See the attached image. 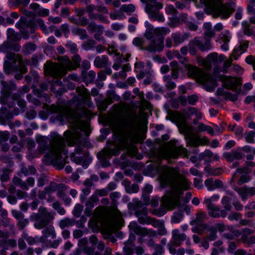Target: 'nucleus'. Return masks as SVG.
<instances>
[{
    "mask_svg": "<svg viewBox=\"0 0 255 255\" xmlns=\"http://www.w3.org/2000/svg\"><path fill=\"white\" fill-rule=\"evenodd\" d=\"M182 23L180 21L179 17H173L170 18L169 26L172 27H175L181 24Z\"/></svg>",
    "mask_w": 255,
    "mask_h": 255,
    "instance_id": "nucleus-60",
    "label": "nucleus"
},
{
    "mask_svg": "<svg viewBox=\"0 0 255 255\" xmlns=\"http://www.w3.org/2000/svg\"><path fill=\"white\" fill-rule=\"evenodd\" d=\"M195 46L201 51H205L212 48V44L210 39L195 37L191 40L189 44V51L192 55L196 54Z\"/></svg>",
    "mask_w": 255,
    "mask_h": 255,
    "instance_id": "nucleus-14",
    "label": "nucleus"
},
{
    "mask_svg": "<svg viewBox=\"0 0 255 255\" xmlns=\"http://www.w3.org/2000/svg\"><path fill=\"white\" fill-rule=\"evenodd\" d=\"M208 215L214 218H225L227 213L225 210H220L216 205L206 206Z\"/></svg>",
    "mask_w": 255,
    "mask_h": 255,
    "instance_id": "nucleus-25",
    "label": "nucleus"
},
{
    "mask_svg": "<svg viewBox=\"0 0 255 255\" xmlns=\"http://www.w3.org/2000/svg\"><path fill=\"white\" fill-rule=\"evenodd\" d=\"M11 99L12 100V103H14V105L15 104L14 102L16 101L17 105L20 107L21 108L23 109L25 108L26 105V103L24 101V100L18 98L16 96H12Z\"/></svg>",
    "mask_w": 255,
    "mask_h": 255,
    "instance_id": "nucleus-56",
    "label": "nucleus"
},
{
    "mask_svg": "<svg viewBox=\"0 0 255 255\" xmlns=\"http://www.w3.org/2000/svg\"><path fill=\"white\" fill-rule=\"evenodd\" d=\"M188 151L182 145L178 140L175 139L170 140L166 143L165 147L158 152L155 153L152 157L151 161L157 164L156 171L158 174V179L162 188L169 186L170 189L175 184L182 179L184 180L189 183V186L185 188L183 183H180L177 190L182 191L179 204L176 207H179L182 201L184 203H188L191 197V192H187L185 197L183 196L184 191L188 190L191 185L189 182L184 176L178 173L176 168L169 167L167 165H159L163 159L168 161L171 159H177L179 157L183 158L188 157Z\"/></svg>",
    "mask_w": 255,
    "mask_h": 255,
    "instance_id": "nucleus-2",
    "label": "nucleus"
},
{
    "mask_svg": "<svg viewBox=\"0 0 255 255\" xmlns=\"http://www.w3.org/2000/svg\"><path fill=\"white\" fill-rule=\"evenodd\" d=\"M225 229V225L223 224L218 223L215 224L214 226H211L209 228V231H217L222 232Z\"/></svg>",
    "mask_w": 255,
    "mask_h": 255,
    "instance_id": "nucleus-55",
    "label": "nucleus"
},
{
    "mask_svg": "<svg viewBox=\"0 0 255 255\" xmlns=\"http://www.w3.org/2000/svg\"><path fill=\"white\" fill-rule=\"evenodd\" d=\"M171 37L173 39L174 44L177 46L187 40L190 37V34L189 33L182 34L179 32H176L172 33Z\"/></svg>",
    "mask_w": 255,
    "mask_h": 255,
    "instance_id": "nucleus-29",
    "label": "nucleus"
},
{
    "mask_svg": "<svg viewBox=\"0 0 255 255\" xmlns=\"http://www.w3.org/2000/svg\"><path fill=\"white\" fill-rule=\"evenodd\" d=\"M7 105L8 109L3 107L0 109V124H5L6 121L11 119L14 116H17L19 113L18 108H15L13 111L10 110V108L14 106L13 103L7 104Z\"/></svg>",
    "mask_w": 255,
    "mask_h": 255,
    "instance_id": "nucleus-17",
    "label": "nucleus"
},
{
    "mask_svg": "<svg viewBox=\"0 0 255 255\" xmlns=\"http://www.w3.org/2000/svg\"><path fill=\"white\" fill-rule=\"evenodd\" d=\"M198 100L199 97L196 94H193L187 97L188 104L190 105H195Z\"/></svg>",
    "mask_w": 255,
    "mask_h": 255,
    "instance_id": "nucleus-63",
    "label": "nucleus"
},
{
    "mask_svg": "<svg viewBox=\"0 0 255 255\" xmlns=\"http://www.w3.org/2000/svg\"><path fill=\"white\" fill-rule=\"evenodd\" d=\"M60 29L62 33L64 34L66 38H68L70 34L69 25L67 23L62 24L60 26Z\"/></svg>",
    "mask_w": 255,
    "mask_h": 255,
    "instance_id": "nucleus-57",
    "label": "nucleus"
},
{
    "mask_svg": "<svg viewBox=\"0 0 255 255\" xmlns=\"http://www.w3.org/2000/svg\"><path fill=\"white\" fill-rule=\"evenodd\" d=\"M163 78L164 81L166 83L165 86L168 89L171 90L176 87V84L174 82L171 81L169 76H164Z\"/></svg>",
    "mask_w": 255,
    "mask_h": 255,
    "instance_id": "nucleus-48",
    "label": "nucleus"
},
{
    "mask_svg": "<svg viewBox=\"0 0 255 255\" xmlns=\"http://www.w3.org/2000/svg\"><path fill=\"white\" fill-rule=\"evenodd\" d=\"M121 9L126 12H133L135 9V7L133 4H124L122 6Z\"/></svg>",
    "mask_w": 255,
    "mask_h": 255,
    "instance_id": "nucleus-59",
    "label": "nucleus"
},
{
    "mask_svg": "<svg viewBox=\"0 0 255 255\" xmlns=\"http://www.w3.org/2000/svg\"><path fill=\"white\" fill-rule=\"evenodd\" d=\"M54 215V213L49 212L46 208L41 206L38 213H33L30 216V220L34 222V226L36 229L40 230L45 228L42 231L43 236L40 239L41 242H45L49 237L53 239L56 237L54 227L52 225L48 226L50 221L53 219Z\"/></svg>",
    "mask_w": 255,
    "mask_h": 255,
    "instance_id": "nucleus-5",
    "label": "nucleus"
},
{
    "mask_svg": "<svg viewBox=\"0 0 255 255\" xmlns=\"http://www.w3.org/2000/svg\"><path fill=\"white\" fill-rule=\"evenodd\" d=\"M83 210V206L80 204H77L75 206L72 213L75 217L78 218L81 216Z\"/></svg>",
    "mask_w": 255,
    "mask_h": 255,
    "instance_id": "nucleus-50",
    "label": "nucleus"
},
{
    "mask_svg": "<svg viewBox=\"0 0 255 255\" xmlns=\"http://www.w3.org/2000/svg\"><path fill=\"white\" fill-rule=\"evenodd\" d=\"M220 199V195L218 194H215L210 197H205L203 203L206 206L215 205L214 203L217 202Z\"/></svg>",
    "mask_w": 255,
    "mask_h": 255,
    "instance_id": "nucleus-40",
    "label": "nucleus"
},
{
    "mask_svg": "<svg viewBox=\"0 0 255 255\" xmlns=\"http://www.w3.org/2000/svg\"><path fill=\"white\" fill-rule=\"evenodd\" d=\"M96 44V42L95 40L88 39L83 43L82 47L85 50L89 51L93 49L95 47Z\"/></svg>",
    "mask_w": 255,
    "mask_h": 255,
    "instance_id": "nucleus-43",
    "label": "nucleus"
},
{
    "mask_svg": "<svg viewBox=\"0 0 255 255\" xmlns=\"http://www.w3.org/2000/svg\"><path fill=\"white\" fill-rule=\"evenodd\" d=\"M204 171L208 176H218L222 174L223 172V169L221 167L215 168L210 167H205Z\"/></svg>",
    "mask_w": 255,
    "mask_h": 255,
    "instance_id": "nucleus-37",
    "label": "nucleus"
},
{
    "mask_svg": "<svg viewBox=\"0 0 255 255\" xmlns=\"http://www.w3.org/2000/svg\"><path fill=\"white\" fill-rule=\"evenodd\" d=\"M244 53V51H241V49H239L237 47H235L231 55V57L234 60H237L240 56Z\"/></svg>",
    "mask_w": 255,
    "mask_h": 255,
    "instance_id": "nucleus-61",
    "label": "nucleus"
},
{
    "mask_svg": "<svg viewBox=\"0 0 255 255\" xmlns=\"http://www.w3.org/2000/svg\"><path fill=\"white\" fill-rule=\"evenodd\" d=\"M72 33L74 35H79L81 39H85L88 37V35L85 29L80 28H75L72 29Z\"/></svg>",
    "mask_w": 255,
    "mask_h": 255,
    "instance_id": "nucleus-42",
    "label": "nucleus"
},
{
    "mask_svg": "<svg viewBox=\"0 0 255 255\" xmlns=\"http://www.w3.org/2000/svg\"><path fill=\"white\" fill-rule=\"evenodd\" d=\"M220 79L223 82L224 86L227 89L236 91L237 87L240 84L239 79L236 77H228L222 75Z\"/></svg>",
    "mask_w": 255,
    "mask_h": 255,
    "instance_id": "nucleus-22",
    "label": "nucleus"
},
{
    "mask_svg": "<svg viewBox=\"0 0 255 255\" xmlns=\"http://www.w3.org/2000/svg\"><path fill=\"white\" fill-rule=\"evenodd\" d=\"M181 182L184 184L185 188L188 187L189 183L181 179V180H180L173 186L172 190H168L162 197L160 207L158 209L150 210L152 214L159 217H162L166 214L167 210H172L179 204L182 192L177 190Z\"/></svg>",
    "mask_w": 255,
    "mask_h": 255,
    "instance_id": "nucleus-6",
    "label": "nucleus"
},
{
    "mask_svg": "<svg viewBox=\"0 0 255 255\" xmlns=\"http://www.w3.org/2000/svg\"><path fill=\"white\" fill-rule=\"evenodd\" d=\"M205 184L208 191H213L217 188H220L223 186V183L221 180L216 179L214 181L211 178L206 180Z\"/></svg>",
    "mask_w": 255,
    "mask_h": 255,
    "instance_id": "nucleus-31",
    "label": "nucleus"
},
{
    "mask_svg": "<svg viewBox=\"0 0 255 255\" xmlns=\"http://www.w3.org/2000/svg\"><path fill=\"white\" fill-rule=\"evenodd\" d=\"M146 38L135 37L133 39L132 44L140 49L150 52L155 53L161 51L164 47L163 38L158 35H154L151 31L145 34Z\"/></svg>",
    "mask_w": 255,
    "mask_h": 255,
    "instance_id": "nucleus-8",
    "label": "nucleus"
},
{
    "mask_svg": "<svg viewBox=\"0 0 255 255\" xmlns=\"http://www.w3.org/2000/svg\"><path fill=\"white\" fill-rule=\"evenodd\" d=\"M184 134L187 146L197 147L207 145L209 143L207 137L203 136L201 138L199 135L188 131V129L185 130Z\"/></svg>",
    "mask_w": 255,
    "mask_h": 255,
    "instance_id": "nucleus-13",
    "label": "nucleus"
},
{
    "mask_svg": "<svg viewBox=\"0 0 255 255\" xmlns=\"http://www.w3.org/2000/svg\"><path fill=\"white\" fill-rule=\"evenodd\" d=\"M234 190L236 191L243 201H246L249 197L255 195V187H249L244 186L243 187L236 186Z\"/></svg>",
    "mask_w": 255,
    "mask_h": 255,
    "instance_id": "nucleus-20",
    "label": "nucleus"
},
{
    "mask_svg": "<svg viewBox=\"0 0 255 255\" xmlns=\"http://www.w3.org/2000/svg\"><path fill=\"white\" fill-rule=\"evenodd\" d=\"M34 20H27L24 17H21L19 21L15 24V27L19 29V31L23 38L27 39L29 37V33H32L35 29Z\"/></svg>",
    "mask_w": 255,
    "mask_h": 255,
    "instance_id": "nucleus-12",
    "label": "nucleus"
},
{
    "mask_svg": "<svg viewBox=\"0 0 255 255\" xmlns=\"http://www.w3.org/2000/svg\"><path fill=\"white\" fill-rule=\"evenodd\" d=\"M36 48L35 44L32 42H27L22 47V51L25 55H27L34 52Z\"/></svg>",
    "mask_w": 255,
    "mask_h": 255,
    "instance_id": "nucleus-38",
    "label": "nucleus"
},
{
    "mask_svg": "<svg viewBox=\"0 0 255 255\" xmlns=\"http://www.w3.org/2000/svg\"><path fill=\"white\" fill-rule=\"evenodd\" d=\"M168 249L170 254L173 255H184L185 250L183 248H179L176 250L175 247L172 246L171 245H168Z\"/></svg>",
    "mask_w": 255,
    "mask_h": 255,
    "instance_id": "nucleus-45",
    "label": "nucleus"
},
{
    "mask_svg": "<svg viewBox=\"0 0 255 255\" xmlns=\"http://www.w3.org/2000/svg\"><path fill=\"white\" fill-rule=\"evenodd\" d=\"M153 249L154 252L153 253L152 255H163L164 253L163 247L160 244L156 245Z\"/></svg>",
    "mask_w": 255,
    "mask_h": 255,
    "instance_id": "nucleus-64",
    "label": "nucleus"
},
{
    "mask_svg": "<svg viewBox=\"0 0 255 255\" xmlns=\"http://www.w3.org/2000/svg\"><path fill=\"white\" fill-rule=\"evenodd\" d=\"M98 201L96 196L93 195L90 197L88 200L86 202L85 206L89 208H94L96 205L97 202Z\"/></svg>",
    "mask_w": 255,
    "mask_h": 255,
    "instance_id": "nucleus-52",
    "label": "nucleus"
},
{
    "mask_svg": "<svg viewBox=\"0 0 255 255\" xmlns=\"http://www.w3.org/2000/svg\"><path fill=\"white\" fill-rule=\"evenodd\" d=\"M78 96L74 97L75 101L91 108L93 106L89 90L84 87H78L76 88Z\"/></svg>",
    "mask_w": 255,
    "mask_h": 255,
    "instance_id": "nucleus-15",
    "label": "nucleus"
},
{
    "mask_svg": "<svg viewBox=\"0 0 255 255\" xmlns=\"http://www.w3.org/2000/svg\"><path fill=\"white\" fill-rule=\"evenodd\" d=\"M124 183L126 192L129 194L137 193L139 190V187L137 184H131L130 182L128 180H125L124 181Z\"/></svg>",
    "mask_w": 255,
    "mask_h": 255,
    "instance_id": "nucleus-35",
    "label": "nucleus"
},
{
    "mask_svg": "<svg viewBox=\"0 0 255 255\" xmlns=\"http://www.w3.org/2000/svg\"><path fill=\"white\" fill-rule=\"evenodd\" d=\"M224 0H200V2L210 8L222 19H227L232 14L234 9L229 3L223 4Z\"/></svg>",
    "mask_w": 255,
    "mask_h": 255,
    "instance_id": "nucleus-10",
    "label": "nucleus"
},
{
    "mask_svg": "<svg viewBox=\"0 0 255 255\" xmlns=\"http://www.w3.org/2000/svg\"><path fill=\"white\" fill-rule=\"evenodd\" d=\"M13 182L14 184L19 186L22 189L28 190L30 187L34 185L35 180L33 177H29L25 181H23L18 177H14Z\"/></svg>",
    "mask_w": 255,
    "mask_h": 255,
    "instance_id": "nucleus-28",
    "label": "nucleus"
},
{
    "mask_svg": "<svg viewBox=\"0 0 255 255\" xmlns=\"http://www.w3.org/2000/svg\"><path fill=\"white\" fill-rule=\"evenodd\" d=\"M88 227L93 231L98 229V220L96 217L91 218L88 222Z\"/></svg>",
    "mask_w": 255,
    "mask_h": 255,
    "instance_id": "nucleus-53",
    "label": "nucleus"
},
{
    "mask_svg": "<svg viewBox=\"0 0 255 255\" xmlns=\"http://www.w3.org/2000/svg\"><path fill=\"white\" fill-rule=\"evenodd\" d=\"M251 169L247 167L238 168L233 174L232 181H234L236 178L237 175L240 174H242V175L238 181V184L239 185H241L244 183H248L251 179V176L249 175Z\"/></svg>",
    "mask_w": 255,
    "mask_h": 255,
    "instance_id": "nucleus-19",
    "label": "nucleus"
},
{
    "mask_svg": "<svg viewBox=\"0 0 255 255\" xmlns=\"http://www.w3.org/2000/svg\"><path fill=\"white\" fill-rule=\"evenodd\" d=\"M100 26L97 25L95 22H91L88 24L87 29L91 32L99 31Z\"/></svg>",
    "mask_w": 255,
    "mask_h": 255,
    "instance_id": "nucleus-62",
    "label": "nucleus"
},
{
    "mask_svg": "<svg viewBox=\"0 0 255 255\" xmlns=\"http://www.w3.org/2000/svg\"><path fill=\"white\" fill-rule=\"evenodd\" d=\"M58 60L60 63H53L48 61L44 64L45 75L57 79L52 82V86L50 89L53 92L56 90L54 88L55 85L60 86L62 84L60 79L62 76L65 75L68 71L75 70L80 66L81 59L79 55H75L72 57V60L66 56L59 57Z\"/></svg>",
    "mask_w": 255,
    "mask_h": 255,
    "instance_id": "nucleus-4",
    "label": "nucleus"
},
{
    "mask_svg": "<svg viewBox=\"0 0 255 255\" xmlns=\"http://www.w3.org/2000/svg\"><path fill=\"white\" fill-rule=\"evenodd\" d=\"M129 239L130 241L126 244L125 246L123 248L126 255H132L133 254V248L134 247V245L131 241L134 240V236L133 235H130Z\"/></svg>",
    "mask_w": 255,
    "mask_h": 255,
    "instance_id": "nucleus-36",
    "label": "nucleus"
},
{
    "mask_svg": "<svg viewBox=\"0 0 255 255\" xmlns=\"http://www.w3.org/2000/svg\"><path fill=\"white\" fill-rule=\"evenodd\" d=\"M2 88L1 90V96L0 97V102L2 104H7L11 92L15 89L14 83L9 82L1 81Z\"/></svg>",
    "mask_w": 255,
    "mask_h": 255,
    "instance_id": "nucleus-18",
    "label": "nucleus"
},
{
    "mask_svg": "<svg viewBox=\"0 0 255 255\" xmlns=\"http://www.w3.org/2000/svg\"><path fill=\"white\" fill-rule=\"evenodd\" d=\"M223 156L229 161L232 162L235 159H240L243 154L241 151L239 150H232L231 152H225L223 154Z\"/></svg>",
    "mask_w": 255,
    "mask_h": 255,
    "instance_id": "nucleus-32",
    "label": "nucleus"
},
{
    "mask_svg": "<svg viewBox=\"0 0 255 255\" xmlns=\"http://www.w3.org/2000/svg\"><path fill=\"white\" fill-rule=\"evenodd\" d=\"M184 218V214L182 212H175L171 219V222L172 224L180 223Z\"/></svg>",
    "mask_w": 255,
    "mask_h": 255,
    "instance_id": "nucleus-44",
    "label": "nucleus"
},
{
    "mask_svg": "<svg viewBox=\"0 0 255 255\" xmlns=\"http://www.w3.org/2000/svg\"><path fill=\"white\" fill-rule=\"evenodd\" d=\"M221 204L224 208L223 210H225L226 212L231 210V199L230 197L224 196L221 199Z\"/></svg>",
    "mask_w": 255,
    "mask_h": 255,
    "instance_id": "nucleus-41",
    "label": "nucleus"
},
{
    "mask_svg": "<svg viewBox=\"0 0 255 255\" xmlns=\"http://www.w3.org/2000/svg\"><path fill=\"white\" fill-rule=\"evenodd\" d=\"M140 141L138 128L131 125L127 131L120 133L118 135L113 144L98 153V157L101 160L102 166H109L110 162L108 160L112 156L118 155L121 151L125 149L129 156L138 159H142L143 156L138 154V149L135 145Z\"/></svg>",
    "mask_w": 255,
    "mask_h": 255,
    "instance_id": "nucleus-3",
    "label": "nucleus"
},
{
    "mask_svg": "<svg viewBox=\"0 0 255 255\" xmlns=\"http://www.w3.org/2000/svg\"><path fill=\"white\" fill-rule=\"evenodd\" d=\"M66 47L68 48L70 51L75 54L78 51V48H77V45L76 43H73L71 41H67Z\"/></svg>",
    "mask_w": 255,
    "mask_h": 255,
    "instance_id": "nucleus-58",
    "label": "nucleus"
},
{
    "mask_svg": "<svg viewBox=\"0 0 255 255\" xmlns=\"http://www.w3.org/2000/svg\"><path fill=\"white\" fill-rule=\"evenodd\" d=\"M108 58L106 55L97 56L94 60V65L99 68H105L108 65Z\"/></svg>",
    "mask_w": 255,
    "mask_h": 255,
    "instance_id": "nucleus-34",
    "label": "nucleus"
},
{
    "mask_svg": "<svg viewBox=\"0 0 255 255\" xmlns=\"http://www.w3.org/2000/svg\"><path fill=\"white\" fill-rule=\"evenodd\" d=\"M142 204L138 199L135 198L132 202L128 204V208L130 210L134 211L136 217L138 218V221L141 224L151 225L153 227L158 228L163 222L155 219L150 218L147 216V208H141Z\"/></svg>",
    "mask_w": 255,
    "mask_h": 255,
    "instance_id": "nucleus-9",
    "label": "nucleus"
},
{
    "mask_svg": "<svg viewBox=\"0 0 255 255\" xmlns=\"http://www.w3.org/2000/svg\"><path fill=\"white\" fill-rule=\"evenodd\" d=\"M124 219L121 213L118 211L109 221L110 227L114 230L121 228L124 226Z\"/></svg>",
    "mask_w": 255,
    "mask_h": 255,
    "instance_id": "nucleus-26",
    "label": "nucleus"
},
{
    "mask_svg": "<svg viewBox=\"0 0 255 255\" xmlns=\"http://www.w3.org/2000/svg\"><path fill=\"white\" fill-rule=\"evenodd\" d=\"M163 7V5L161 2H157L156 0H149V2L146 4L145 10L149 15L153 16L158 13L159 10Z\"/></svg>",
    "mask_w": 255,
    "mask_h": 255,
    "instance_id": "nucleus-23",
    "label": "nucleus"
},
{
    "mask_svg": "<svg viewBox=\"0 0 255 255\" xmlns=\"http://www.w3.org/2000/svg\"><path fill=\"white\" fill-rule=\"evenodd\" d=\"M232 37L231 33L228 30L222 32L219 36V43L221 44V48L224 51L229 49V43Z\"/></svg>",
    "mask_w": 255,
    "mask_h": 255,
    "instance_id": "nucleus-27",
    "label": "nucleus"
},
{
    "mask_svg": "<svg viewBox=\"0 0 255 255\" xmlns=\"http://www.w3.org/2000/svg\"><path fill=\"white\" fill-rule=\"evenodd\" d=\"M9 5L10 7L17 6L18 5L22 4L27 5L30 2V0H9Z\"/></svg>",
    "mask_w": 255,
    "mask_h": 255,
    "instance_id": "nucleus-46",
    "label": "nucleus"
},
{
    "mask_svg": "<svg viewBox=\"0 0 255 255\" xmlns=\"http://www.w3.org/2000/svg\"><path fill=\"white\" fill-rule=\"evenodd\" d=\"M59 224L60 228L63 229L66 227L73 226L74 225V223L72 220L68 218H66L61 220L59 222Z\"/></svg>",
    "mask_w": 255,
    "mask_h": 255,
    "instance_id": "nucleus-47",
    "label": "nucleus"
},
{
    "mask_svg": "<svg viewBox=\"0 0 255 255\" xmlns=\"http://www.w3.org/2000/svg\"><path fill=\"white\" fill-rule=\"evenodd\" d=\"M242 241L244 243L249 246L255 244V236H251L248 237L247 236L244 235L242 237Z\"/></svg>",
    "mask_w": 255,
    "mask_h": 255,
    "instance_id": "nucleus-51",
    "label": "nucleus"
},
{
    "mask_svg": "<svg viewBox=\"0 0 255 255\" xmlns=\"http://www.w3.org/2000/svg\"><path fill=\"white\" fill-rule=\"evenodd\" d=\"M186 239L184 233H180L178 230H174L172 232V240L168 245L177 247L180 246Z\"/></svg>",
    "mask_w": 255,
    "mask_h": 255,
    "instance_id": "nucleus-24",
    "label": "nucleus"
},
{
    "mask_svg": "<svg viewBox=\"0 0 255 255\" xmlns=\"http://www.w3.org/2000/svg\"><path fill=\"white\" fill-rule=\"evenodd\" d=\"M63 124L69 123L71 129L65 131L64 137L56 131H52L47 136H39L38 150L41 153H45L43 162L45 164H52L58 169L63 168L66 163L68 150L66 149L65 142L69 146L77 144L75 152L71 153V160L77 164L82 165L86 159H91L88 156V152L83 151L81 146L88 148L91 143L88 137L91 133L89 122L82 120L78 112L66 110L58 117Z\"/></svg>",
    "mask_w": 255,
    "mask_h": 255,
    "instance_id": "nucleus-1",
    "label": "nucleus"
},
{
    "mask_svg": "<svg viewBox=\"0 0 255 255\" xmlns=\"http://www.w3.org/2000/svg\"><path fill=\"white\" fill-rule=\"evenodd\" d=\"M90 243L93 245L97 246V248L100 251H103L105 249V245L102 241L98 242V239L96 235H92L89 239Z\"/></svg>",
    "mask_w": 255,
    "mask_h": 255,
    "instance_id": "nucleus-39",
    "label": "nucleus"
},
{
    "mask_svg": "<svg viewBox=\"0 0 255 255\" xmlns=\"http://www.w3.org/2000/svg\"><path fill=\"white\" fill-rule=\"evenodd\" d=\"M236 92L235 94H232L230 92H227L225 94V97L227 99H229L232 102H235L238 100V95L239 94V92L236 90L235 91Z\"/></svg>",
    "mask_w": 255,
    "mask_h": 255,
    "instance_id": "nucleus-54",
    "label": "nucleus"
},
{
    "mask_svg": "<svg viewBox=\"0 0 255 255\" xmlns=\"http://www.w3.org/2000/svg\"><path fill=\"white\" fill-rule=\"evenodd\" d=\"M179 60L190 77L202 83L208 91L211 92L214 90L217 85L216 80L213 76L205 73L198 67L188 64L187 58L182 57V59Z\"/></svg>",
    "mask_w": 255,
    "mask_h": 255,
    "instance_id": "nucleus-7",
    "label": "nucleus"
},
{
    "mask_svg": "<svg viewBox=\"0 0 255 255\" xmlns=\"http://www.w3.org/2000/svg\"><path fill=\"white\" fill-rule=\"evenodd\" d=\"M128 228L130 232L142 237H154L157 234L156 231L152 229H148L146 228L141 227L138 225L135 221L131 222L128 225Z\"/></svg>",
    "mask_w": 255,
    "mask_h": 255,
    "instance_id": "nucleus-16",
    "label": "nucleus"
},
{
    "mask_svg": "<svg viewBox=\"0 0 255 255\" xmlns=\"http://www.w3.org/2000/svg\"><path fill=\"white\" fill-rule=\"evenodd\" d=\"M109 191L106 188L101 189H97L94 193L93 194V196H96L97 200L99 201V196L103 197L106 196L108 194Z\"/></svg>",
    "mask_w": 255,
    "mask_h": 255,
    "instance_id": "nucleus-49",
    "label": "nucleus"
},
{
    "mask_svg": "<svg viewBox=\"0 0 255 255\" xmlns=\"http://www.w3.org/2000/svg\"><path fill=\"white\" fill-rule=\"evenodd\" d=\"M5 57L9 60L5 61L3 64V69L6 73L9 74L10 73L11 63L16 64L17 63L19 71L22 73H25L27 71V69L24 66V64H27L29 62L27 60L24 62L19 54L10 52L6 53Z\"/></svg>",
    "mask_w": 255,
    "mask_h": 255,
    "instance_id": "nucleus-11",
    "label": "nucleus"
},
{
    "mask_svg": "<svg viewBox=\"0 0 255 255\" xmlns=\"http://www.w3.org/2000/svg\"><path fill=\"white\" fill-rule=\"evenodd\" d=\"M207 218V214L204 212H199L197 213L195 219L190 221V224L192 226L195 225H201L203 230L205 229L207 225L205 224H202L204 220Z\"/></svg>",
    "mask_w": 255,
    "mask_h": 255,
    "instance_id": "nucleus-30",
    "label": "nucleus"
},
{
    "mask_svg": "<svg viewBox=\"0 0 255 255\" xmlns=\"http://www.w3.org/2000/svg\"><path fill=\"white\" fill-rule=\"evenodd\" d=\"M226 57L224 54H220L219 56L216 52H212L208 56V59L211 64H218L222 63L226 59Z\"/></svg>",
    "mask_w": 255,
    "mask_h": 255,
    "instance_id": "nucleus-33",
    "label": "nucleus"
},
{
    "mask_svg": "<svg viewBox=\"0 0 255 255\" xmlns=\"http://www.w3.org/2000/svg\"><path fill=\"white\" fill-rule=\"evenodd\" d=\"M197 108L189 107L187 111L184 110L182 112H175L173 113L175 118L179 122L184 124L187 119L190 118L192 115H195L197 112Z\"/></svg>",
    "mask_w": 255,
    "mask_h": 255,
    "instance_id": "nucleus-21",
    "label": "nucleus"
}]
</instances>
